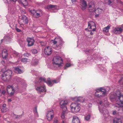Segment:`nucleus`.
<instances>
[{
    "label": "nucleus",
    "instance_id": "f257e3e1",
    "mask_svg": "<svg viewBox=\"0 0 123 123\" xmlns=\"http://www.w3.org/2000/svg\"><path fill=\"white\" fill-rule=\"evenodd\" d=\"M118 98L117 102L115 105V107L119 108L123 107V95L122 94L121 92H118L117 93Z\"/></svg>",
    "mask_w": 123,
    "mask_h": 123
},
{
    "label": "nucleus",
    "instance_id": "f03ea898",
    "mask_svg": "<svg viewBox=\"0 0 123 123\" xmlns=\"http://www.w3.org/2000/svg\"><path fill=\"white\" fill-rule=\"evenodd\" d=\"M72 112L73 113H76L80 110V104L77 103H72L70 105Z\"/></svg>",
    "mask_w": 123,
    "mask_h": 123
},
{
    "label": "nucleus",
    "instance_id": "7ed1b4c3",
    "mask_svg": "<svg viewBox=\"0 0 123 123\" xmlns=\"http://www.w3.org/2000/svg\"><path fill=\"white\" fill-rule=\"evenodd\" d=\"M96 92L95 93V95L97 97L100 98L104 96L106 94V90L105 89L102 87L99 89H97Z\"/></svg>",
    "mask_w": 123,
    "mask_h": 123
},
{
    "label": "nucleus",
    "instance_id": "20e7f679",
    "mask_svg": "<svg viewBox=\"0 0 123 123\" xmlns=\"http://www.w3.org/2000/svg\"><path fill=\"white\" fill-rule=\"evenodd\" d=\"M53 64L57 65L59 67L62 66V63L63 60L62 58L59 56L54 57L53 60Z\"/></svg>",
    "mask_w": 123,
    "mask_h": 123
},
{
    "label": "nucleus",
    "instance_id": "39448f33",
    "mask_svg": "<svg viewBox=\"0 0 123 123\" xmlns=\"http://www.w3.org/2000/svg\"><path fill=\"white\" fill-rule=\"evenodd\" d=\"M118 92H120L119 91H117L115 93L111 94L110 96V98L111 101L113 102L114 101H116L117 102L118 98L117 93Z\"/></svg>",
    "mask_w": 123,
    "mask_h": 123
},
{
    "label": "nucleus",
    "instance_id": "423d86ee",
    "mask_svg": "<svg viewBox=\"0 0 123 123\" xmlns=\"http://www.w3.org/2000/svg\"><path fill=\"white\" fill-rule=\"evenodd\" d=\"M54 117V111L53 110L48 111L46 114V117L47 120L49 121H51Z\"/></svg>",
    "mask_w": 123,
    "mask_h": 123
},
{
    "label": "nucleus",
    "instance_id": "0eeeda50",
    "mask_svg": "<svg viewBox=\"0 0 123 123\" xmlns=\"http://www.w3.org/2000/svg\"><path fill=\"white\" fill-rule=\"evenodd\" d=\"M104 104H105L103 103L102 101H101L99 103L98 107L100 112L105 114L106 111L105 107L104 105H103Z\"/></svg>",
    "mask_w": 123,
    "mask_h": 123
},
{
    "label": "nucleus",
    "instance_id": "6e6552de",
    "mask_svg": "<svg viewBox=\"0 0 123 123\" xmlns=\"http://www.w3.org/2000/svg\"><path fill=\"white\" fill-rule=\"evenodd\" d=\"M80 4L81 9L83 10H85L87 6L86 1L85 0H80Z\"/></svg>",
    "mask_w": 123,
    "mask_h": 123
},
{
    "label": "nucleus",
    "instance_id": "1a4fd4ad",
    "mask_svg": "<svg viewBox=\"0 0 123 123\" xmlns=\"http://www.w3.org/2000/svg\"><path fill=\"white\" fill-rule=\"evenodd\" d=\"M50 47L47 46L45 47L44 49V52L45 55H49L52 53V49Z\"/></svg>",
    "mask_w": 123,
    "mask_h": 123
},
{
    "label": "nucleus",
    "instance_id": "9d476101",
    "mask_svg": "<svg viewBox=\"0 0 123 123\" xmlns=\"http://www.w3.org/2000/svg\"><path fill=\"white\" fill-rule=\"evenodd\" d=\"M27 41L28 43V46L29 47L33 46L35 42L34 39L28 37L27 39Z\"/></svg>",
    "mask_w": 123,
    "mask_h": 123
},
{
    "label": "nucleus",
    "instance_id": "9b49d317",
    "mask_svg": "<svg viewBox=\"0 0 123 123\" xmlns=\"http://www.w3.org/2000/svg\"><path fill=\"white\" fill-rule=\"evenodd\" d=\"M123 31V27H117L114 28L113 31L115 34H118L122 33Z\"/></svg>",
    "mask_w": 123,
    "mask_h": 123
},
{
    "label": "nucleus",
    "instance_id": "f8f14e48",
    "mask_svg": "<svg viewBox=\"0 0 123 123\" xmlns=\"http://www.w3.org/2000/svg\"><path fill=\"white\" fill-rule=\"evenodd\" d=\"M68 103V102L66 100L62 101L60 103V105L61 106V108H64V110L67 109V108L66 106V105Z\"/></svg>",
    "mask_w": 123,
    "mask_h": 123
},
{
    "label": "nucleus",
    "instance_id": "ddd939ff",
    "mask_svg": "<svg viewBox=\"0 0 123 123\" xmlns=\"http://www.w3.org/2000/svg\"><path fill=\"white\" fill-rule=\"evenodd\" d=\"M5 74L4 75H6L9 79L11 78L12 75V72L10 70H8L4 72Z\"/></svg>",
    "mask_w": 123,
    "mask_h": 123
},
{
    "label": "nucleus",
    "instance_id": "4468645a",
    "mask_svg": "<svg viewBox=\"0 0 123 123\" xmlns=\"http://www.w3.org/2000/svg\"><path fill=\"white\" fill-rule=\"evenodd\" d=\"M95 4L94 2H92L89 3L88 4V8L89 10H90V12H92L95 11Z\"/></svg>",
    "mask_w": 123,
    "mask_h": 123
},
{
    "label": "nucleus",
    "instance_id": "2eb2a0df",
    "mask_svg": "<svg viewBox=\"0 0 123 123\" xmlns=\"http://www.w3.org/2000/svg\"><path fill=\"white\" fill-rule=\"evenodd\" d=\"M96 25L93 21H90L88 22V28L90 29H92L93 27H95Z\"/></svg>",
    "mask_w": 123,
    "mask_h": 123
},
{
    "label": "nucleus",
    "instance_id": "dca6fc26",
    "mask_svg": "<svg viewBox=\"0 0 123 123\" xmlns=\"http://www.w3.org/2000/svg\"><path fill=\"white\" fill-rule=\"evenodd\" d=\"M8 55L7 51L6 49H4L2 52V56L3 59H6Z\"/></svg>",
    "mask_w": 123,
    "mask_h": 123
},
{
    "label": "nucleus",
    "instance_id": "f3484780",
    "mask_svg": "<svg viewBox=\"0 0 123 123\" xmlns=\"http://www.w3.org/2000/svg\"><path fill=\"white\" fill-rule=\"evenodd\" d=\"M53 82L54 83H58V82L56 81L55 80H52L51 81L49 80H48L47 81L46 83L48 84L50 86H52L53 85V84L52 83V82Z\"/></svg>",
    "mask_w": 123,
    "mask_h": 123
},
{
    "label": "nucleus",
    "instance_id": "a211bd4d",
    "mask_svg": "<svg viewBox=\"0 0 123 123\" xmlns=\"http://www.w3.org/2000/svg\"><path fill=\"white\" fill-rule=\"evenodd\" d=\"M36 89L38 91L41 92L44 91L45 92L46 91L45 88L44 86L38 87L36 88Z\"/></svg>",
    "mask_w": 123,
    "mask_h": 123
},
{
    "label": "nucleus",
    "instance_id": "6ab92c4d",
    "mask_svg": "<svg viewBox=\"0 0 123 123\" xmlns=\"http://www.w3.org/2000/svg\"><path fill=\"white\" fill-rule=\"evenodd\" d=\"M72 123H80V121L77 117L74 116L73 117Z\"/></svg>",
    "mask_w": 123,
    "mask_h": 123
},
{
    "label": "nucleus",
    "instance_id": "aec40b11",
    "mask_svg": "<svg viewBox=\"0 0 123 123\" xmlns=\"http://www.w3.org/2000/svg\"><path fill=\"white\" fill-rule=\"evenodd\" d=\"M38 63V61L37 59L33 58L31 62V64L33 66H35Z\"/></svg>",
    "mask_w": 123,
    "mask_h": 123
},
{
    "label": "nucleus",
    "instance_id": "412c9836",
    "mask_svg": "<svg viewBox=\"0 0 123 123\" xmlns=\"http://www.w3.org/2000/svg\"><path fill=\"white\" fill-rule=\"evenodd\" d=\"M22 20L23 22L25 24H27L28 22V19L27 17L25 16H23L22 17Z\"/></svg>",
    "mask_w": 123,
    "mask_h": 123
},
{
    "label": "nucleus",
    "instance_id": "4be33fe9",
    "mask_svg": "<svg viewBox=\"0 0 123 123\" xmlns=\"http://www.w3.org/2000/svg\"><path fill=\"white\" fill-rule=\"evenodd\" d=\"M46 8L48 9H55L56 8V6L55 5H47L46 6Z\"/></svg>",
    "mask_w": 123,
    "mask_h": 123
},
{
    "label": "nucleus",
    "instance_id": "5701e85b",
    "mask_svg": "<svg viewBox=\"0 0 123 123\" xmlns=\"http://www.w3.org/2000/svg\"><path fill=\"white\" fill-rule=\"evenodd\" d=\"M14 71L15 72L18 74H21L22 73V70L19 68L17 67L15 68Z\"/></svg>",
    "mask_w": 123,
    "mask_h": 123
},
{
    "label": "nucleus",
    "instance_id": "b1692460",
    "mask_svg": "<svg viewBox=\"0 0 123 123\" xmlns=\"http://www.w3.org/2000/svg\"><path fill=\"white\" fill-rule=\"evenodd\" d=\"M30 12L32 14L35 16L36 17L38 18L39 17L40 14L37 12L35 11L34 10H33L32 11L31 10L30 11Z\"/></svg>",
    "mask_w": 123,
    "mask_h": 123
},
{
    "label": "nucleus",
    "instance_id": "393cba45",
    "mask_svg": "<svg viewBox=\"0 0 123 123\" xmlns=\"http://www.w3.org/2000/svg\"><path fill=\"white\" fill-rule=\"evenodd\" d=\"M5 74L4 73L2 75V79L4 81H6L7 80H9L8 78L6 76V75H4Z\"/></svg>",
    "mask_w": 123,
    "mask_h": 123
},
{
    "label": "nucleus",
    "instance_id": "a878e982",
    "mask_svg": "<svg viewBox=\"0 0 123 123\" xmlns=\"http://www.w3.org/2000/svg\"><path fill=\"white\" fill-rule=\"evenodd\" d=\"M74 100L76 102H82L83 100L82 98L81 97H75L74 98Z\"/></svg>",
    "mask_w": 123,
    "mask_h": 123
},
{
    "label": "nucleus",
    "instance_id": "bb28decb",
    "mask_svg": "<svg viewBox=\"0 0 123 123\" xmlns=\"http://www.w3.org/2000/svg\"><path fill=\"white\" fill-rule=\"evenodd\" d=\"M12 88H13L12 86L9 85L7 86L6 87V90L8 93L10 92L11 91H12Z\"/></svg>",
    "mask_w": 123,
    "mask_h": 123
},
{
    "label": "nucleus",
    "instance_id": "cd10ccee",
    "mask_svg": "<svg viewBox=\"0 0 123 123\" xmlns=\"http://www.w3.org/2000/svg\"><path fill=\"white\" fill-rule=\"evenodd\" d=\"M105 3L109 5H111L113 4V0H105Z\"/></svg>",
    "mask_w": 123,
    "mask_h": 123
},
{
    "label": "nucleus",
    "instance_id": "c85d7f7f",
    "mask_svg": "<svg viewBox=\"0 0 123 123\" xmlns=\"http://www.w3.org/2000/svg\"><path fill=\"white\" fill-rule=\"evenodd\" d=\"M103 12V11L101 9L98 8L97 10H95V13L96 14H101L102 12Z\"/></svg>",
    "mask_w": 123,
    "mask_h": 123
},
{
    "label": "nucleus",
    "instance_id": "c756f323",
    "mask_svg": "<svg viewBox=\"0 0 123 123\" xmlns=\"http://www.w3.org/2000/svg\"><path fill=\"white\" fill-rule=\"evenodd\" d=\"M113 123H121V119L120 118H115L113 121Z\"/></svg>",
    "mask_w": 123,
    "mask_h": 123
},
{
    "label": "nucleus",
    "instance_id": "7c9ffc66",
    "mask_svg": "<svg viewBox=\"0 0 123 123\" xmlns=\"http://www.w3.org/2000/svg\"><path fill=\"white\" fill-rule=\"evenodd\" d=\"M110 28V26L109 25H108L107 27L103 28V31L107 32H108Z\"/></svg>",
    "mask_w": 123,
    "mask_h": 123
},
{
    "label": "nucleus",
    "instance_id": "2f4dec72",
    "mask_svg": "<svg viewBox=\"0 0 123 123\" xmlns=\"http://www.w3.org/2000/svg\"><path fill=\"white\" fill-rule=\"evenodd\" d=\"M19 2H21L24 6H26L28 5V3L26 0H23L22 1H19Z\"/></svg>",
    "mask_w": 123,
    "mask_h": 123
},
{
    "label": "nucleus",
    "instance_id": "473e14b6",
    "mask_svg": "<svg viewBox=\"0 0 123 123\" xmlns=\"http://www.w3.org/2000/svg\"><path fill=\"white\" fill-rule=\"evenodd\" d=\"M12 91L11 92H9V93H8V94L9 96H12L14 94L15 92L14 89V88H12Z\"/></svg>",
    "mask_w": 123,
    "mask_h": 123
},
{
    "label": "nucleus",
    "instance_id": "72a5a7b5",
    "mask_svg": "<svg viewBox=\"0 0 123 123\" xmlns=\"http://www.w3.org/2000/svg\"><path fill=\"white\" fill-rule=\"evenodd\" d=\"M90 114L85 116L84 117L85 120L86 121H88L90 119Z\"/></svg>",
    "mask_w": 123,
    "mask_h": 123
},
{
    "label": "nucleus",
    "instance_id": "f704fd0d",
    "mask_svg": "<svg viewBox=\"0 0 123 123\" xmlns=\"http://www.w3.org/2000/svg\"><path fill=\"white\" fill-rule=\"evenodd\" d=\"M28 59L25 58H23L21 60V61L22 62L24 63H26V62H28Z\"/></svg>",
    "mask_w": 123,
    "mask_h": 123
},
{
    "label": "nucleus",
    "instance_id": "c9c22d12",
    "mask_svg": "<svg viewBox=\"0 0 123 123\" xmlns=\"http://www.w3.org/2000/svg\"><path fill=\"white\" fill-rule=\"evenodd\" d=\"M39 82L40 83V82H47V81H46V79L45 78H39Z\"/></svg>",
    "mask_w": 123,
    "mask_h": 123
},
{
    "label": "nucleus",
    "instance_id": "e433bc0d",
    "mask_svg": "<svg viewBox=\"0 0 123 123\" xmlns=\"http://www.w3.org/2000/svg\"><path fill=\"white\" fill-rule=\"evenodd\" d=\"M71 66V64L69 63H67L66 64V66L64 67V69H66L67 68H68Z\"/></svg>",
    "mask_w": 123,
    "mask_h": 123
},
{
    "label": "nucleus",
    "instance_id": "4c0bfd02",
    "mask_svg": "<svg viewBox=\"0 0 123 123\" xmlns=\"http://www.w3.org/2000/svg\"><path fill=\"white\" fill-rule=\"evenodd\" d=\"M31 52L33 54H36L37 53V50L36 49H33L31 50Z\"/></svg>",
    "mask_w": 123,
    "mask_h": 123
},
{
    "label": "nucleus",
    "instance_id": "58836bf2",
    "mask_svg": "<svg viewBox=\"0 0 123 123\" xmlns=\"http://www.w3.org/2000/svg\"><path fill=\"white\" fill-rule=\"evenodd\" d=\"M14 115L16 116V117H15V118L16 119L21 118L22 117V115H17L14 114Z\"/></svg>",
    "mask_w": 123,
    "mask_h": 123
},
{
    "label": "nucleus",
    "instance_id": "ea45409f",
    "mask_svg": "<svg viewBox=\"0 0 123 123\" xmlns=\"http://www.w3.org/2000/svg\"><path fill=\"white\" fill-rule=\"evenodd\" d=\"M6 108H2L1 110V111L2 113H5L7 111Z\"/></svg>",
    "mask_w": 123,
    "mask_h": 123
},
{
    "label": "nucleus",
    "instance_id": "a19ab883",
    "mask_svg": "<svg viewBox=\"0 0 123 123\" xmlns=\"http://www.w3.org/2000/svg\"><path fill=\"white\" fill-rule=\"evenodd\" d=\"M40 43L42 46H44L46 45V43L45 42H40Z\"/></svg>",
    "mask_w": 123,
    "mask_h": 123
},
{
    "label": "nucleus",
    "instance_id": "79ce46f5",
    "mask_svg": "<svg viewBox=\"0 0 123 123\" xmlns=\"http://www.w3.org/2000/svg\"><path fill=\"white\" fill-rule=\"evenodd\" d=\"M15 28L17 31L18 32H20L21 31V30L18 28L16 26L15 27Z\"/></svg>",
    "mask_w": 123,
    "mask_h": 123
},
{
    "label": "nucleus",
    "instance_id": "37998d69",
    "mask_svg": "<svg viewBox=\"0 0 123 123\" xmlns=\"http://www.w3.org/2000/svg\"><path fill=\"white\" fill-rule=\"evenodd\" d=\"M62 109H63V112L62 113V114L65 115V114L66 113V111H67V109L65 110L64 108Z\"/></svg>",
    "mask_w": 123,
    "mask_h": 123
},
{
    "label": "nucleus",
    "instance_id": "c03bdc74",
    "mask_svg": "<svg viewBox=\"0 0 123 123\" xmlns=\"http://www.w3.org/2000/svg\"><path fill=\"white\" fill-rule=\"evenodd\" d=\"M24 55L25 56L28 57L30 55V54L29 53H26L24 54Z\"/></svg>",
    "mask_w": 123,
    "mask_h": 123
},
{
    "label": "nucleus",
    "instance_id": "a18cd8bd",
    "mask_svg": "<svg viewBox=\"0 0 123 123\" xmlns=\"http://www.w3.org/2000/svg\"><path fill=\"white\" fill-rule=\"evenodd\" d=\"M58 120L57 119V118H54L53 123H57Z\"/></svg>",
    "mask_w": 123,
    "mask_h": 123
},
{
    "label": "nucleus",
    "instance_id": "49530a36",
    "mask_svg": "<svg viewBox=\"0 0 123 123\" xmlns=\"http://www.w3.org/2000/svg\"><path fill=\"white\" fill-rule=\"evenodd\" d=\"M34 113L35 114H37V107H35V109L34 111Z\"/></svg>",
    "mask_w": 123,
    "mask_h": 123
},
{
    "label": "nucleus",
    "instance_id": "de8ad7c7",
    "mask_svg": "<svg viewBox=\"0 0 123 123\" xmlns=\"http://www.w3.org/2000/svg\"><path fill=\"white\" fill-rule=\"evenodd\" d=\"M13 54L17 56H18L19 54L18 53H17L15 51L13 52Z\"/></svg>",
    "mask_w": 123,
    "mask_h": 123
},
{
    "label": "nucleus",
    "instance_id": "09e8293b",
    "mask_svg": "<svg viewBox=\"0 0 123 123\" xmlns=\"http://www.w3.org/2000/svg\"><path fill=\"white\" fill-rule=\"evenodd\" d=\"M51 42L53 43L54 44H56L57 43V41H55V40H52L51 41Z\"/></svg>",
    "mask_w": 123,
    "mask_h": 123
},
{
    "label": "nucleus",
    "instance_id": "8fccbe9b",
    "mask_svg": "<svg viewBox=\"0 0 123 123\" xmlns=\"http://www.w3.org/2000/svg\"><path fill=\"white\" fill-rule=\"evenodd\" d=\"M6 92V91L4 90H3L1 92L4 95L5 94Z\"/></svg>",
    "mask_w": 123,
    "mask_h": 123
},
{
    "label": "nucleus",
    "instance_id": "3c124183",
    "mask_svg": "<svg viewBox=\"0 0 123 123\" xmlns=\"http://www.w3.org/2000/svg\"><path fill=\"white\" fill-rule=\"evenodd\" d=\"M6 105L5 104H3L2 105V108H6Z\"/></svg>",
    "mask_w": 123,
    "mask_h": 123
},
{
    "label": "nucleus",
    "instance_id": "603ef678",
    "mask_svg": "<svg viewBox=\"0 0 123 123\" xmlns=\"http://www.w3.org/2000/svg\"><path fill=\"white\" fill-rule=\"evenodd\" d=\"M96 26L95 27H93L92 29V31H95L96 30Z\"/></svg>",
    "mask_w": 123,
    "mask_h": 123
},
{
    "label": "nucleus",
    "instance_id": "864d4df0",
    "mask_svg": "<svg viewBox=\"0 0 123 123\" xmlns=\"http://www.w3.org/2000/svg\"><path fill=\"white\" fill-rule=\"evenodd\" d=\"M61 117L62 119H64L65 117V115L62 114Z\"/></svg>",
    "mask_w": 123,
    "mask_h": 123
},
{
    "label": "nucleus",
    "instance_id": "5fc2aeb1",
    "mask_svg": "<svg viewBox=\"0 0 123 123\" xmlns=\"http://www.w3.org/2000/svg\"><path fill=\"white\" fill-rule=\"evenodd\" d=\"M77 0H71L72 2L73 3H74L77 1Z\"/></svg>",
    "mask_w": 123,
    "mask_h": 123
},
{
    "label": "nucleus",
    "instance_id": "6e6d98bb",
    "mask_svg": "<svg viewBox=\"0 0 123 123\" xmlns=\"http://www.w3.org/2000/svg\"><path fill=\"white\" fill-rule=\"evenodd\" d=\"M116 113V111H113L112 113V114L113 115H115Z\"/></svg>",
    "mask_w": 123,
    "mask_h": 123
},
{
    "label": "nucleus",
    "instance_id": "4d7b16f0",
    "mask_svg": "<svg viewBox=\"0 0 123 123\" xmlns=\"http://www.w3.org/2000/svg\"><path fill=\"white\" fill-rule=\"evenodd\" d=\"M1 64H4L5 63V62L4 61H2L1 62Z\"/></svg>",
    "mask_w": 123,
    "mask_h": 123
},
{
    "label": "nucleus",
    "instance_id": "13d9d810",
    "mask_svg": "<svg viewBox=\"0 0 123 123\" xmlns=\"http://www.w3.org/2000/svg\"><path fill=\"white\" fill-rule=\"evenodd\" d=\"M96 14V15H95V17H98V16H99V14H98V13H97V14Z\"/></svg>",
    "mask_w": 123,
    "mask_h": 123
},
{
    "label": "nucleus",
    "instance_id": "bf43d9fd",
    "mask_svg": "<svg viewBox=\"0 0 123 123\" xmlns=\"http://www.w3.org/2000/svg\"><path fill=\"white\" fill-rule=\"evenodd\" d=\"M12 100L11 99H8V101L9 102H11L12 101Z\"/></svg>",
    "mask_w": 123,
    "mask_h": 123
},
{
    "label": "nucleus",
    "instance_id": "052dcab7",
    "mask_svg": "<svg viewBox=\"0 0 123 123\" xmlns=\"http://www.w3.org/2000/svg\"><path fill=\"white\" fill-rule=\"evenodd\" d=\"M4 39H2L1 40V43H2V42H3V41H4Z\"/></svg>",
    "mask_w": 123,
    "mask_h": 123
},
{
    "label": "nucleus",
    "instance_id": "680f3d73",
    "mask_svg": "<svg viewBox=\"0 0 123 123\" xmlns=\"http://www.w3.org/2000/svg\"><path fill=\"white\" fill-rule=\"evenodd\" d=\"M62 123H66V122L64 121H62Z\"/></svg>",
    "mask_w": 123,
    "mask_h": 123
},
{
    "label": "nucleus",
    "instance_id": "e2e57ef3",
    "mask_svg": "<svg viewBox=\"0 0 123 123\" xmlns=\"http://www.w3.org/2000/svg\"><path fill=\"white\" fill-rule=\"evenodd\" d=\"M61 42H62V41H61ZM62 42H61V43H59V45H61V46H62Z\"/></svg>",
    "mask_w": 123,
    "mask_h": 123
},
{
    "label": "nucleus",
    "instance_id": "0e129e2a",
    "mask_svg": "<svg viewBox=\"0 0 123 123\" xmlns=\"http://www.w3.org/2000/svg\"><path fill=\"white\" fill-rule=\"evenodd\" d=\"M90 34L91 35H92L93 34V33H92V32H91L90 33Z\"/></svg>",
    "mask_w": 123,
    "mask_h": 123
},
{
    "label": "nucleus",
    "instance_id": "69168bd1",
    "mask_svg": "<svg viewBox=\"0 0 123 123\" xmlns=\"http://www.w3.org/2000/svg\"><path fill=\"white\" fill-rule=\"evenodd\" d=\"M89 105H92V104L91 103H90L89 104Z\"/></svg>",
    "mask_w": 123,
    "mask_h": 123
},
{
    "label": "nucleus",
    "instance_id": "338daca9",
    "mask_svg": "<svg viewBox=\"0 0 123 123\" xmlns=\"http://www.w3.org/2000/svg\"><path fill=\"white\" fill-rule=\"evenodd\" d=\"M17 0H13V1L14 2H15Z\"/></svg>",
    "mask_w": 123,
    "mask_h": 123
},
{
    "label": "nucleus",
    "instance_id": "774afa93",
    "mask_svg": "<svg viewBox=\"0 0 123 123\" xmlns=\"http://www.w3.org/2000/svg\"><path fill=\"white\" fill-rule=\"evenodd\" d=\"M89 51H88H88H85V52L86 53L87 52H88Z\"/></svg>",
    "mask_w": 123,
    "mask_h": 123
}]
</instances>
